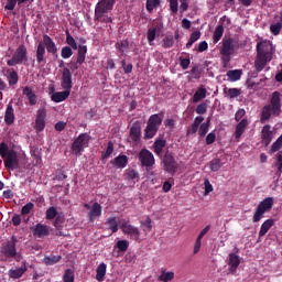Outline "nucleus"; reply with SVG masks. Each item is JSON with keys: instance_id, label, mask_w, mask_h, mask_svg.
I'll list each match as a JSON object with an SVG mask.
<instances>
[{"instance_id": "32", "label": "nucleus", "mask_w": 282, "mask_h": 282, "mask_svg": "<svg viewBox=\"0 0 282 282\" xmlns=\"http://www.w3.org/2000/svg\"><path fill=\"white\" fill-rule=\"evenodd\" d=\"M272 226H274V219H267L260 227L259 237H265V235H268V231L270 230V228H272Z\"/></svg>"}, {"instance_id": "5", "label": "nucleus", "mask_w": 282, "mask_h": 282, "mask_svg": "<svg viewBox=\"0 0 282 282\" xmlns=\"http://www.w3.org/2000/svg\"><path fill=\"white\" fill-rule=\"evenodd\" d=\"M0 158H2L7 171H17L19 169V154L17 151L10 150L6 142L0 143Z\"/></svg>"}, {"instance_id": "30", "label": "nucleus", "mask_w": 282, "mask_h": 282, "mask_svg": "<svg viewBox=\"0 0 282 282\" xmlns=\"http://www.w3.org/2000/svg\"><path fill=\"white\" fill-rule=\"evenodd\" d=\"M7 80L10 87H14L19 83V73L14 69L7 70Z\"/></svg>"}, {"instance_id": "38", "label": "nucleus", "mask_w": 282, "mask_h": 282, "mask_svg": "<svg viewBox=\"0 0 282 282\" xmlns=\"http://www.w3.org/2000/svg\"><path fill=\"white\" fill-rule=\"evenodd\" d=\"M206 94H208V90H206V88H198L193 96V102H199V100H204V98H206Z\"/></svg>"}, {"instance_id": "40", "label": "nucleus", "mask_w": 282, "mask_h": 282, "mask_svg": "<svg viewBox=\"0 0 282 282\" xmlns=\"http://www.w3.org/2000/svg\"><path fill=\"white\" fill-rule=\"evenodd\" d=\"M140 225L143 228V232H151V230H153V221L151 220V216H147L145 220L140 221Z\"/></svg>"}, {"instance_id": "47", "label": "nucleus", "mask_w": 282, "mask_h": 282, "mask_svg": "<svg viewBox=\"0 0 282 282\" xmlns=\"http://www.w3.org/2000/svg\"><path fill=\"white\" fill-rule=\"evenodd\" d=\"M210 127V118L207 119L206 122H203L198 129V135H200V138H204V135H206V133H208V129Z\"/></svg>"}, {"instance_id": "13", "label": "nucleus", "mask_w": 282, "mask_h": 282, "mask_svg": "<svg viewBox=\"0 0 282 282\" xmlns=\"http://www.w3.org/2000/svg\"><path fill=\"white\" fill-rule=\"evenodd\" d=\"M120 228L123 232V235H128V237H130V239H132L133 241H141L140 240V235H142V231H140V228L129 224L127 220H121V225Z\"/></svg>"}, {"instance_id": "37", "label": "nucleus", "mask_w": 282, "mask_h": 282, "mask_svg": "<svg viewBox=\"0 0 282 282\" xmlns=\"http://www.w3.org/2000/svg\"><path fill=\"white\" fill-rule=\"evenodd\" d=\"M61 259H63V257H61V256H46L43 258V264L44 265H56V263L61 262Z\"/></svg>"}, {"instance_id": "53", "label": "nucleus", "mask_w": 282, "mask_h": 282, "mask_svg": "<svg viewBox=\"0 0 282 282\" xmlns=\"http://www.w3.org/2000/svg\"><path fill=\"white\" fill-rule=\"evenodd\" d=\"M115 46L119 52H121V54H124V52H127V47H129V40L117 42Z\"/></svg>"}, {"instance_id": "36", "label": "nucleus", "mask_w": 282, "mask_h": 282, "mask_svg": "<svg viewBox=\"0 0 282 282\" xmlns=\"http://www.w3.org/2000/svg\"><path fill=\"white\" fill-rule=\"evenodd\" d=\"M199 39H202V32L199 31H194L191 36L189 40L186 43V48L191 50L193 47L194 43H197V41H199Z\"/></svg>"}, {"instance_id": "10", "label": "nucleus", "mask_w": 282, "mask_h": 282, "mask_svg": "<svg viewBox=\"0 0 282 282\" xmlns=\"http://www.w3.org/2000/svg\"><path fill=\"white\" fill-rule=\"evenodd\" d=\"M272 206H274V198L273 197H267L263 200H261L253 214L252 221L253 224H259L260 219H263V216L265 213H270L272 210Z\"/></svg>"}, {"instance_id": "33", "label": "nucleus", "mask_w": 282, "mask_h": 282, "mask_svg": "<svg viewBox=\"0 0 282 282\" xmlns=\"http://www.w3.org/2000/svg\"><path fill=\"white\" fill-rule=\"evenodd\" d=\"M105 226H108V230H111L112 235L118 232V220L116 216H110L106 219Z\"/></svg>"}, {"instance_id": "11", "label": "nucleus", "mask_w": 282, "mask_h": 282, "mask_svg": "<svg viewBox=\"0 0 282 282\" xmlns=\"http://www.w3.org/2000/svg\"><path fill=\"white\" fill-rule=\"evenodd\" d=\"M25 61H28V46H25V44H20L15 48L12 57L7 61V65L9 67H17V65H23Z\"/></svg>"}, {"instance_id": "49", "label": "nucleus", "mask_w": 282, "mask_h": 282, "mask_svg": "<svg viewBox=\"0 0 282 282\" xmlns=\"http://www.w3.org/2000/svg\"><path fill=\"white\" fill-rule=\"evenodd\" d=\"M158 34V28L149 29L147 33V39L149 45H153V41H155V36Z\"/></svg>"}, {"instance_id": "15", "label": "nucleus", "mask_w": 282, "mask_h": 282, "mask_svg": "<svg viewBox=\"0 0 282 282\" xmlns=\"http://www.w3.org/2000/svg\"><path fill=\"white\" fill-rule=\"evenodd\" d=\"M163 169L167 173L177 172V161H175V156H173V153L169 152V150L165 152L163 156Z\"/></svg>"}, {"instance_id": "61", "label": "nucleus", "mask_w": 282, "mask_h": 282, "mask_svg": "<svg viewBox=\"0 0 282 282\" xmlns=\"http://www.w3.org/2000/svg\"><path fill=\"white\" fill-rule=\"evenodd\" d=\"M55 180L58 182H64V180H67V175L63 170H58L55 174Z\"/></svg>"}, {"instance_id": "14", "label": "nucleus", "mask_w": 282, "mask_h": 282, "mask_svg": "<svg viewBox=\"0 0 282 282\" xmlns=\"http://www.w3.org/2000/svg\"><path fill=\"white\" fill-rule=\"evenodd\" d=\"M139 161L141 162V166H145L147 171H149L155 164V156L148 149H142L139 152Z\"/></svg>"}, {"instance_id": "2", "label": "nucleus", "mask_w": 282, "mask_h": 282, "mask_svg": "<svg viewBox=\"0 0 282 282\" xmlns=\"http://www.w3.org/2000/svg\"><path fill=\"white\" fill-rule=\"evenodd\" d=\"M281 98L282 95L275 90L273 91L270 97H269V104L262 107L261 112H260V122L262 124H265L272 116L279 117L281 116Z\"/></svg>"}, {"instance_id": "16", "label": "nucleus", "mask_w": 282, "mask_h": 282, "mask_svg": "<svg viewBox=\"0 0 282 282\" xmlns=\"http://www.w3.org/2000/svg\"><path fill=\"white\" fill-rule=\"evenodd\" d=\"M130 139L134 144H138L142 138V126L140 124V121H135L132 123V127L129 131Z\"/></svg>"}, {"instance_id": "45", "label": "nucleus", "mask_w": 282, "mask_h": 282, "mask_svg": "<svg viewBox=\"0 0 282 282\" xmlns=\"http://www.w3.org/2000/svg\"><path fill=\"white\" fill-rule=\"evenodd\" d=\"M112 153H113V142L109 141L106 151L101 153L102 162L111 158Z\"/></svg>"}, {"instance_id": "39", "label": "nucleus", "mask_w": 282, "mask_h": 282, "mask_svg": "<svg viewBox=\"0 0 282 282\" xmlns=\"http://www.w3.org/2000/svg\"><path fill=\"white\" fill-rule=\"evenodd\" d=\"M224 36V25H218L213 34V43L217 44Z\"/></svg>"}, {"instance_id": "56", "label": "nucleus", "mask_w": 282, "mask_h": 282, "mask_svg": "<svg viewBox=\"0 0 282 282\" xmlns=\"http://www.w3.org/2000/svg\"><path fill=\"white\" fill-rule=\"evenodd\" d=\"M127 180H137V182L140 181V173L135 170H128L126 173Z\"/></svg>"}, {"instance_id": "42", "label": "nucleus", "mask_w": 282, "mask_h": 282, "mask_svg": "<svg viewBox=\"0 0 282 282\" xmlns=\"http://www.w3.org/2000/svg\"><path fill=\"white\" fill-rule=\"evenodd\" d=\"M162 3V0H147L145 10L148 12H153Z\"/></svg>"}, {"instance_id": "7", "label": "nucleus", "mask_w": 282, "mask_h": 282, "mask_svg": "<svg viewBox=\"0 0 282 282\" xmlns=\"http://www.w3.org/2000/svg\"><path fill=\"white\" fill-rule=\"evenodd\" d=\"M164 120V112L151 115L144 129V140H151L158 135Z\"/></svg>"}, {"instance_id": "21", "label": "nucleus", "mask_w": 282, "mask_h": 282, "mask_svg": "<svg viewBox=\"0 0 282 282\" xmlns=\"http://www.w3.org/2000/svg\"><path fill=\"white\" fill-rule=\"evenodd\" d=\"M270 129H272V127L267 124L262 128L261 131V140L264 147H270V142H272V130Z\"/></svg>"}, {"instance_id": "59", "label": "nucleus", "mask_w": 282, "mask_h": 282, "mask_svg": "<svg viewBox=\"0 0 282 282\" xmlns=\"http://www.w3.org/2000/svg\"><path fill=\"white\" fill-rule=\"evenodd\" d=\"M215 140H217V134L215 132H209L205 139L207 145L215 144Z\"/></svg>"}, {"instance_id": "25", "label": "nucleus", "mask_w": 282, "mask_h": 282, "mask_svg": "<svg viewBox=\"0 0 282 282\" xmlns=\"http://www.w3.org/2000/svg\"><path fill=\"white\" fill-rule=\"evenodd\" d=\"M241 263V259H239V256L236 253H229V272H231V274H235V272H237V268H239Z\"/></svg>"}, {"instance_id": "1", "label": "nucleus", "mask_w": 282, "mask_h": 282, "mask_svg": "<svg viewBox=\"0 0 282 282\" xmlns=\"http://www.w3.org/2000/svg\"><path fill=\"white\" fill-rule=\"evenodd\" d=\"M45 54L58 56V47L56 46V42H54V40H52L47 34L43 35V40L39 42L35 48V61L41 67H44L45 63H47Z\"/></svg>"}, {"instance_id": "60", "label": "nucleus", "mask_w": 282, "mask_h": 282, "mask_svg": "<svg viewBox=\"0 0 282 282\" xmlns=\"http://www.w3.org/2000/svg\"><path fill=\"white\" fill-rule=\"evenodd\" d=\"M65 221V218L62 216H56L55 220L53 223V226L56 228V230H59L62 228L61 224Z\"/></svg>"}, {"instance_id": "34", "label": "nucleus", "mask_w": 282, "mask_h": 282, "mask_svg": "<svg viewBox=\"0 0 282 282\" xmlns=\"http://www.w3.org/2000/svg\"><path fill=\"white\" fill-rule=\"evenodd\" d=\"M242 74H243V70L241 69L228 70L227 77L229 83H237V80H241Z\"/></svg>"}, {"instance_id": "23", "label": "nucleus", "mask_w": 282, "mask_h": 282, "mask_svg": "<svg viewBox=\"0 0 282 282\" xmlns=\"http://www.w3.org/2000/svg\"><path fill=\"white\" fill-rule=\"evenodd\" d=\"M77 50L75 69H78V65H83V63H85V58H87V45H79L77 46Z\"/></svg>"}, {"instance_id": "44", "label": "nucleus", "mask_w": 282, "mask_h": 282, "mask_svg": "<svg viewBox=\"0 0 282 282\" xmlns=\"http://www.w3.org/2000/svg\"><path fill=\"white\" fill-rule=\"evenodd\" d=\"M57 215L58 210L56 209V207H48L45 213V219L52 221V219H56Z\"/></svg>"}, {"instance_id": "19", "label": "nucleus", "mask_w": 282, "mask_h": 282, "mask_svg": "<svg viewBox=\"0 0 282 282\" xmlns=\"http://www.w3.org/2000/svg\"><path fill=\"white\" fill-rule=\"evenodd\" d=\"M102 215V205L98 202H95L88 212V221L94 223L98 217Z\"/></svg>"}, {"instance_id": "22", "label": "nucleus", "mask_w": 282, "mask_h": 282, "mask_svg": "<svg viewBox=\"0 0 282 282\" xmlns=\"http://www.w3.org/2000/svg\"><path fill=\"white\" fill-rule=\"evenodd\" d=\"M22 94L23 96H26L29 100V105L31 107H34V105L39 102V97H36V94L34 93V90H32V88H30L29 86H25L23 88Z\"/></svg>"}, {"instance_id": "29", "label": "nucleus", "mask_w": 282, "mask_h": 282, "mask_svg": "<svg viewBox=\"0 0 282 282\" xmlns=\"http://www.w3.org/2000/svg\"><path fill=\"white\" fill-rule=\"evenodd\" d=\"M246 127H248V120L242 119L237 126L235 131V138L236 140H239L243 133H246Z\"/></svg>"}, {"instance_id": "48", "label": "nucleus", "mask_w": 282, "mask_h": 282, "mask_svg": "<svg viewBox=\"0 0 282 282\" xmlns=\"http://www.w3.org/2000/svg\"><path fill=\"white\" fill-rule=\"evenodd\" d=\"M173 45H175V39L173 35H167L163 39L162 47H164V50H170Z\"/></svg>"}, {"instance_id": "27", "label": "nucleus", "mask_w": 282, "mask_h": 282, "mask_svg": "<svg viewBox=\"0 0 282 282\" xmlns=\"http://www.w3.org/2000/svg\"><path fill=\"white\" fill-rule=\"evenodd\" d=\"M112 164L117 166V169H127V164H129V158L124 154H119L115 158Z\"/></svg>"}, {"instance_id": "26", "label": "nucleus", "mask_w": 282, "mask_h": 282, "mask_svg": "<svg viewBox=\"0 0 282 282\" xmlns=\"http://www.w3.org/2000/svg\"><path fill=\"white\" fill-rule=\"evenodd\" d=\"M166 147V140L165 139H156L153 143L154 153L162 158V152L164 151V148Z\"/></svg>"}, {"instance_id": "17", "label": "nucleus", "mask_w": 282, "mask_h": 282, "mask_svg": "<svg viewBox=\"0 0 282 282\" xmlns=\"http://www.w3.org/2000/svg\"><path fill=\"white\" fill-rule=\"evenodd\" d=\"M33 237H36L37 239L50 237V226L41 223L36 224L33 227Z\"/></svg>"}, {"instance_id": "31", "label": "nucleus", "mask_w": 282, "mask_h": 282, "mask_svg": "<svg viewBox=\"0 0 282 282\" xmlns=\"http://www.w3.org/2000/svg\"><path fill=\"white\" fill-rule=\"evenodd\" d=\"M223 93L225 94V96H227V98L232 100L235 98H239V95L241 94V88H228L225 86Z\"/></svg>"}, {"instance_id": "62", "label": "nucleus", "mask_w": 282, "mask_h": 282, "mask_svg": "<svg viewBox=\"0 0 282 282\" xmlns=\"http://www.w3.org/2000/svg\"><path fill=\"white\" fill-rule=\"evenodd\" d=\"M17 3H18L17 0H7L4 10H10V11L14 10V8H17Z\"/></svg>"}, {"instance_id": "18", "label": "nucleus", "mask_w": 282, "mask_h": 282, "mask_svg": "<svg viewBox=\"0 0 282 282\" xmlns=\"http://www.w3.org/2000/svg\"><path fill=\"white\" fill-rule=\"evenodd\" d=\"M47 116V111L45 108L39 109L36 119H35V131H43L45 129V118Z\"/></svg>"}, {"instance_id": "20", "label": "nucleus", "mask_w": 282, "mask_h": 282, "mask_svg": "<svg viewBox=\"0 0 282 282\" xmlns=\"http://www.w3.org/2000/svg\"><path fill=\"white\" fill-rule=\"evenodd\" d=\"M28 272V262L22 261V265L18 269H10L9 276L10 279H21Z\"/></svg>"}, {"instance_id": "28", "label": "nucleus", "mask_w": 282, "mask_h": 282, "mask_svg": "<svg viewBox=\"0 0 282 282\" xmlns=\"http://www.w3.org/2000/svg\"><path fill=\"white\" fill-rule=\"evenodd\" d=\"M175 279V272L166 271V269H161V274L158 276L160 282H171Z\"/></svg>"}, {"instance_id": "9", "label": "nucleus", "mask_w": 282, "mask_h": 282, "mask_svg": "<svg viewBox=\"0 0 282 282\" xmlns=\"http://www.w3.org/2000/svg\"><path fill=\"white\" fill-rule=\"evenodd\" d=\"M268 65V42L262 41L257 43V58L254 61V67L257 72H263Z\"/></svg>"}, {"instance_id": "54", "label": "nucleus", "mask_w": 282, "mask_h": 282, "mask_svg": "<svg viewBox=\"0 0 282 282\" xmlns=\"http://www.w3.org/2000/svg\"><path fill=\"white\" fill-rule=\"evenodd\" d=\"M32 210H34V203H26L21 209V215L25 217V215H30Z\"/></svg>"}, {"instance_id": "12", "label": "nucleus", "mask_w": 282, "mask_h": 282, "mask_svg": "<svg viewBox=\"0 0 282 282\" xmlns=\"http://www.w3.org/2000/svg\"><path fill=\"white\" fill-rule=\"evenodd\" d=\"M89 140H91V137L87 133H80L78 138L74 140L72 151L76 158H80V155H83V151H85V147L89 144Z\"/></svg>"}, {"instance_id": "3", "label": "nucleus", "mask_w": 282, "mask_h": 282, "mask_svg": "<svg viewBox=\"0 0 282 282\" xmlns=\"http://www.w3.org/2000/svg\"><path fill=\"white\" fill-rule=\"evenodd\" d=\"M61 87L64 91L54 93L51 96V100L53 102H64L69 98V94H72V87H74V83L72 80V70L69 68H64L61 77Z\"/></svg>"}, {"instance_id": "46", "label": "nucleus", "mask_w": 282, "mask_h": 282, "mask_svg": "<svg viewBox=\"0 0 282 282\" xmlns=\"http://www.w3.org/2000/svg\"><path fill=\"white\" fill-rule=\"evenodd\" d=\"M66 43L72 47V50H78V44L74 36H72V33H69V30H66Z\"/></svg>"}, {"instance_id": "64", "label": "nucleus", "mask_w": 282, "mask_h": 282, "mask_svg": "<svg viewBox=\"0 0 282 282\" xmlns=\"http://www.w3.org/2000/svg\"><path fill=\"white\" fill-rule=\"evenodd\" d=\"M282 144L280 143V141L276 139L275 142H273V144L271 145V153H276V151H279L281 149Z\"/></svg>"}, {"instance_id": "52", "label": "nucleus", "mask_w": 282, "mask_h": 282, "mask_svg": "<svg viewBox=\"0 0 282 282\" xmlns=\"http://www.w3.org/2000/svg\"><path fill=\"white\" fill-rule=\"evenodd\" d=\"M75 280V274H74V270L72 269H66L63 275V281L64 282H74Z\"/></svg>"}, {"instance_id": "43", "label": "nucleus", "mask_w": 282, "mask_h": 282, "mask_svg": "<svg viewBox=\"0 0 282 282\" xmlns=\"http://www.w3.org/2000/svg\"><path fill=\"white\" fill-rule=\"evenodd\" d=\"M221 169V159H213L209 162V171L217 173Z\"/></svg>"}, {"instance_id": "51", "label": "nucleus", "mask_w": 282, "mask_h": 282, "mask_svg": "<svg viewBox=\"0 0 282 282\" xmlns=\"http://www.w3.org/2000/svg\"><path fill=\"white\" fill-rule=\"evenodd\" d=\"M281 29H282V22H278L275 24L270 25V32L273 34V36H279L281 34Z\"/></svg>"}, {"instance_id": "4", "label": "nucleus", "mask_w": 282, "mask_h": 282, "mask_svg": "<svg viewBox=\"0 0 282 282\" xmlns=\"http://www.w3.org/2000/svg\"><path fill=\"white\" fill-rule=\"evenodd\" d=\"M113 6H116V0H99L95 6L94 21L106 24L113 23V19L110 15Z\"/></svg>"}, {"instance_id": "55", "label": "nucleus", "mask_w": 282, "mask_h": 282, "mask_svg": "<svg viewBox=\"0 0 282 282\" xmlns=\"http://www.w3.org/2000/svg\"><path fill=\"white\" fill-rule=\"evenodd\" d=\"M116 248H118V250H120V252H127V250H129V242H128V240H119V241H117Z\"/></svg>"}, {"instance_id": "41", "label": "nucleus", "mask_w": 282, "mask_h": 282, "mask_svg": "<svg viewBox=\"0 0 282 282\" xmlns=\"http://www.w3.org/2000/svg\"><path fill=\"white\" fill-rule=\"evenodd\" d=\"M184 54L185 56H181L178 61L182 69L186 70L191 65V55L188 53H184Z\"/></svg>"}, {"instance_id": "24", "label": "nucleus", "mask_w": 282, "mask_h": 282, "mask_svg": "<svg viewBox=\"0 0 282 282\" xmlns=\"http://www.w3.org/2000/svg\"><path fill=\"white\" fill-rule=\"evenodd\" d=\"M14 108L12 107V104H9L7 106L6 112H4V122L7 127H12L14 124Z\"/></svg>"}, {"instance_id": "6", "label": "nucleus", "mask_w": 282, "mask_h": 282, "mask_svg": "<svg viewBox=\"0 0 282 282\" xmlns=\"http://www.w3.org/2000/svg\"><path fill=\"white\" fill-rule=\"evenodd\" d=\"M17 243H19V239L17 236H12L10 240L2 243L0 252L6 259H13V261L19 263L23 261V253L17 251Z\"/></svg>"}, {"instance_id": "35", "label": "nucleus", "mask_w": 282, "mask_h": 282, "mask_svg": "<svg viewBox=\"0 0 282 282\" xmlns=\"http://www.w3.org/2000/svg\"><path fill=\"white\" fill-rule=\"evenodd\" d=\"M96 272H97L96 279H97L99 282L105 281V274H107V264H106L105 262L100 263V264L97 267Z\"/></svg>"}, {"instance_id": "57", "label": "nucleus", "mask_w": 282, "mask_h": 282, "mask_svg": "<svg viewBox=\"0 0 282 282\" xmlns=\"http://www.w3.org/2000/svg\"><path fill=\"white\" fill-rule=\"evenodd\" d=\"M170 10H171L172 14H177V12H180L178 0H170Z\"/></svg>"}, {"instance_id": "63", "label": "nucleus", "mask_w": 282, "mask_h": 282, "mask_svg": "<svg viewBox=\"0 0 282 282\" xmlns=\"http://www.w3.org/2000/svg\"><path fill=\"white\" fill-rule=\"evenodd\" d=\"M180 12L184 14L188 10V0H180Z\"/></svg>"}, {"instance_id": "58", "label": "nucleus", "mask_w": 282, "mask_h": 282, "mask_svg": "<svg viewBox=\"0 0 282 282\" xmlns=\"http://www.w3.org/2000/svg\"><path fill=\"white\" fill-rule=\"evenodd\" d=\"M206 111H208V104L206 102H202L196 107V113H198V116H204Z\"/></svg>"}, {"instance_id": "8", "label": "nucleus", "mask_w": 282, "mask_h": 282, "mask_svg": "<svg viewBox=\"0 0 282 282\" xmlns=\"http://www.w3.org/2000/svg\"><path fill=\"white\" fill-rule=\"evenodd\" d=\"M220 55L223 56L224 63H230V56L235 54L236 50H239V42L232 37H225L221 41Z\"/></svg>"}, {"instance_id": "50", "label": "nucleus", "mask_w": 282, "mask_h": 282, "mask_svg": "<svg viewBox=\"0 0 282 282\" xmlns=\"http://www.w3.org/2000/svg\"><path fill=\"white\" fill-rule=\"evenodd\" d=\"M61 56L62 58H65V59L72 58V56H74V51H72V46L62 47Z\"/></svg>"}]
</instances>
